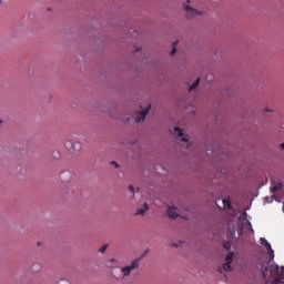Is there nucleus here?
<instances>
[{
    "label": "nucleus",
    "instance_id": "f03ea898",
    "mask_svg": "<svg viewBox=\"0 0 284 284\" xmlns=\"http://www.w3.org/2000/svg\"><path fill=\"white\" fill-rule=\"evenodd\" d=\"M141 258H143V256L132 260L131 264L126 266L120 267L122 278L130 277L134 270H139V267H141Z\"/></svg>",
    "mask_w": 284,
    "mask_h": 284
},
{
    "label": "nucleus",
    "instance_id": "5701e85b",
    "mask_svg": "<svg viewBox=\"0 0 284 284\" xmlns=\"http://www.w3.org/2000/svg\"><path fill=\"white\" fill-rule=\"evenodd\" d=\"M265 112H273L272 110H270V109H265Z\"/></svg>",
    "mask_w": 284,
    "mask_h": 284
},
{
    "label": "nucleus",
    "instance_id": "412c9836",
    "mask_svg": "<svg viewBox=\"0 0 284 284\" xmlns=\"http://www.w3.org/2000/svg\"><path fill=\"white\" fill-rule=\"evenodd\" d=\"M129 190H130L131 192H134V185H130V186H129Z\"/></svg>",
    "mask_w": 284,
    "mask_h": 284
},
{
    "label": "nucleus",
    "instance_id": "ddd939ff",
    "mask_svg": "<svg viewBox=\"0 0 284 284\" xmlns=\"http://www.w3.org/2000/svg\"><path fill=\"white\" fill-rule=\"evenodd\" d=\"M223 205H224V207H227L229 210L232 209V203L230 202V200H223Z\"/></svg>",
    "mask_w": 284,
    "mask_h": 284
},
{
    "label": "nucleus",
    "instance_id": "20e7f679",
    "mask_svg": "<svg viewBox=\"0 0 284 284\" xmlns=\"http://www.w3.org/2000/svg\"><path fill=\"white\" fill-rule=\"evenodd\" d=\"M184 10L187 19H194V17H199V14H201L199 10L191 8L190 6H184Z\"/></svg>",
    "mask_w": 284,
    "mask_h": 284
},
{
    "label": "nucleus",
    "instance_id": "a211bd4d",
    "mask_svg": "<svg viewBox=\"0 0 284 284\" xmlns=\"http://www.w3.org/2000/svg\"><path fill=\"white\" fill-rule=\"evenodd\" d=\"M108 250V245H103L99 252H101V254L105 253V251Z\"/></svg>",
    "mask_w": 284,
    "mask_h": 284
},
{
    "label": "nucleus",
    "instance_id": "6ab92c4d",
    "mask_svg": "<svg viewBox=\"0 0 284 284\" xmlns=\"http://www.w3.org/2000/svg\"><path fill=\"white\" fill-rule=\"evenodd\" d=\"M58 284H70V281L68 280H61L58 282Z\"/></svg>",
    "mask_w": 284,
    "mask_h": 284
},
{
    "label": "nucleus",
    "instance_id": "4be33fe9",
    "mask_svg": "<svg viewBox=\"0 0 284 284\" xmlns=\"http://www.w3.org/2000/svg\"><path fill=\"white\" fill-rule=\"evenodd\" d=\"M281 150H284V143L280 144Z\"/></svg>",
    "mask_w": 284,
    "mask_h": 284
},
{
    "label": "nucleus",
    "instance_id": "2eb2a0df",
    "mask_svg": "<svg viewBox=\"0 0 284 284\" xmlns=\"http://www.w3.org/2000/svg\"><path fill=\"white\" fill-rule=\"evenodd\" d=\"M223 247H224V250H232V243L225 242V243L223 244Z\"/></svg>",
    "mask_w": 284,
    "mask_h": 284
},
{
    "label": "nucleus",
    "instance_id": "f257e3e1",
    "mask_svg": "<svg viewBox=\"0 0 284 284\" xmlns=\"http://www.w3.org/2000/svg\"><path fill=\"white\" fill-rule=\"evenodd\" d=\"M260 270L266 282L273 278L272 284H281V278H284V266L280 267L276 263L268 266H265V263H261Z\"/></svg>",
    "mask_w": 284,
    "mask_h": 284
},
{
    "label": "nucleus",
    "instance_id": "39448f33",
    "mask_svg": "<svg viewBox=\"0 0 284 284\" xmlns=\"http://www.w3.org/2000/svg\"><path fill=\"white\" fill-rule=\"evenodd\" d=\"M152 109V105H149L146 110L136 113L135 121L136 123H142V121H145V116L150 113V110Z\"/></svg>",
    "mask_w": 284,
    "mask_h": 284
},
{
    "label": "nucleus",
    "instance_id": "4468645a",
    "mask_svg": "<svg viewBox=\"0 0 284 284\" xmlns=\"http://www.w3.org/2000/svg\"><path fill=\"white\" fill-rule=\"evenodd\" d=\"M72 150L79 151L81 150V143L77 142L74 144L71 145Z\"/></svg>",
    "mask_w": 284,
    "mask_h": 284
},
{
    "label": "nucleus",
    "instance_id": "0eeeda50",
    "mask_svg": "<svg viewBox=\"0 0 284 284\" xmlns=\"http://www.w3.org/2000/svg\"><path fill=\"white\" fill-rule=\"evenodd\" d=\"M166 214L170 216V219H176L179 216V213L176 212V207L169 206Z\"/></svg>",
    "mask_w": 284,
    "mask_h": 284
},
{
    "label": "nucleus",
    "instance_id": "6e6552de",
    "mask_svg": "<svg viewBox=\"0 0 284 284\" xmlns=\"http://www.w3.org/2000/svg\"><path fill=\"white\" fill-rule=\"evenodd\" d=\"M174 134H175L176 136H182V141H184V143H187V138H184V136H183V130H181V128L175 126V128H174Z\"/></svg>",
    "mask_w": 284,
    "mask_h": 284
},
{
    "label": "nucleus",
    "instance_id": "7ed1b4c3",
    "mask_svg": "<svg viewBox=\"0 0 284 284\" xmlns=\"http://www.w3.org/2000/svg\"><path fill=\"white\" fill-rule=\"evenodd\" d=\"M232 261H234V252H230L226 255L225 263L222 265V267L219 268V272H231L232 271Z\"/></svg>",
    "mask_w": 284,
    "mask_h": 284
},
{
    "label": "nucleus",
    "instance_id": "dca6fc26",
    "mask_svg": "<svg viewBox=\"0 0 284 284\" xmlns=\"http://www.w3.org/2000/svg\"><path fill=\"white\" fill-rule=\"evenodd\" d=\"M178 43H179L178 41L173 43V48H172V51H171V55L176 54V44H178Z\"/></svg>",
    "mask_w": 284,
    "mask_h": 284
},
{
    "label": "nucleus",
    "instance_id": "423d86ee",
    "mask_svg": "<svg viewBox=\"0 0 284 284\" xmlns=\"http://www.w3.org/2000/svg\"><path fill=\"white\" fill-rule=\"evenodd\" d=\"M60 179H61V181H64V182L70 181V179H72V172H70V171L62 172L60 175Z\"/></svg>",
    "mask_w": 284,
    "mask_h": 284
},
{
    "label": "nucleus",
    "instance_id": "f3484780",
    "mask_svg": "<svg viewBox=\"0 0 284 284\" xmlns=\"http://www.w3.org/2000/svg\"><path fill=\"white\" fill-rule=\"evenodd\" d=\"M268 256H270L271 261H274V250H272V247H271V250H268Z\"/></svg>",
    "mask_w": 284,
    "mask_h": 284
},
{
    "label": "nucleus",
    "instance_id": "1a4fd4ad",
    "mask_svg": "<svg viewBox=\"0 0 284 284\" xmlns=\"http://www.w3.org/2000/svg\"><path fill=\"white\" fill-rule=\"evenodd\" d=\"M148 210H149L148 203H144L142 209H138L136 214L143 216V214H145V212H148Z\"/></svg>",
    "mask_w": 284,
    "mask_h": 284
},
{
    "label": "nucleus",
    "instance_id": "b1692460",
    "mask_svg": "<svg viewBox=\"0 0 284 284\" xmlns=\"http://www.w3.org/2000/svg\"><path fill=\"white\" fill-rule=\"evenodd\" d=\"M3 3V0H0V6Z\"/></svg>",
    "mask_w": 284,
    "mask_h": 284
},
{
    "label": "nucleus",
    "instance_id": "aec40b11",
    "mask_svg": "<svg viewBox=\"0 0 284 284\" xmlns=\"http://www.w3.org/2000/svg\"><path fill=\"white\" fill-rule=\"evenodd\" d=\"M111 165H114V168H119V163L116 162H111Z\"/></svg>",
    "mask_w": 284,
    "mask_h": 284
},
{
    "label": "nucleus",
    "instance_id": "f8f14e48",
    "mask_svg": "<svg viewBox=\"0 0 284 284\" xmlns=\"http://www.w3.org/2000/svg\"><path fill=\"white\" fill-rule=\"evenodd\" d=\"M201 83V78H197L196 81L190 85L189 92H192V90H195V88Z\"/></svg>",
    "mask_w": 284,
    "mask_h": 284
},
{
    "label": "nucleus",
    "instance_id": "9b49d317",
    "mask_svg": "<svg viewBox=\"0 0 284 284\" xmlns=\"http://www.w3.org/2000/svg\"><path fill=\"white\" fill-rule=\"evenodd\" d=\"M260 242L266 247V250H272V244H270V242H267L265 237H261Z\"/></svg>",
    "mask_w": 284,
    "mask_h": 284
},
{
    "label": "nucleus",
    "instance_id": "9d476101",
    "mask_svg": "<svg viewBox=\"0 0 284 284\" xmlns=\"http://www.w3.org/2000/svg\"><path fill=\"white\" fill-rule=\"evenodd\" d=\"M282 189H283V183L277 182V183L273 184L272 192H278V190H282Z\"/></svg>",
    "mask_w": 284,
    "mask_h": 284
},
{
    "label": "nucleus",
    "instance_id": "393cba45",
    "mask_svg": "<svg viewBox=\"0 0 284 284\" xmlns=\"http://www.w3.org/2000/svg\"><path fill=\"white\" fill-rule=\"evenodd\" d=\"M3 123V121L2 120H0V125Z\"/></svg>",
    "mask_w": 284,
    "mask_h": 284
}]
</instances>
